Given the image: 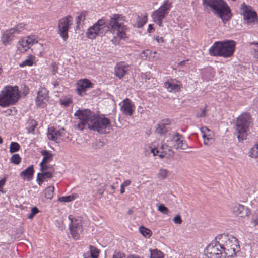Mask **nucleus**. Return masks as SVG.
<instances>
[{
    "label": "nucleus",
    "instance_id": "37",
    "mask_svg": "<svg viewBox=\"0 0 258 258\" xmlns=\"http://www.w3.org/2000/svg\"><path fill=\"white\" fill-rule=\"evenodd\" d=\"M20 149V146L17 142H13L10 145V152L11 153L18 151Z\"/></svg>",
    "mask_w": 258,
    "mask_h": 258
},
{
    "label": "nucleus",
    "instance_id": "16",
    "mask_svg": "<svg viewBox=\"0 0 258 258\" xmlns=\"http://www.w3.org/2000/svg\"><path fill=\"white\" fill-rule=\"evenodd\" d=\"M131 70V66L124 62L117 63L114 68L115 76L119 79H122Z\"/></svg>",
    "mask_w": 258,
    "mask_h": 258
},
{
    "label": "nucleus",
    "instance_id": "36",
    "mask_svg": "<svg viewBox=\"0 0 258 258\" xmlns=\"http://www.w3.org/2000/svg\"><path fill=\"white\" fill-rule=\"evenodd\" d=\"M250 45L253 46L251 51V54L254 58H258V42H251Z\"/></svg>",
    "mask_w": 258,
    "mask_h": 258
},
{
    "label": "nucleus",
    "instance_id": "14",
    "mask_svg": "<svg viewBox=\"0 0 258 258\" xmlns=\"http://www.w3.org/2000/svg\"><path fill=\"white\" fill-rule=\"evenodd\" d=\"M65 135L64 129H58L53 126L48 128L47 136L49 140L59 143V140Z\"/></svg>",
    "mask_w": 258,
    "mask_h": 258
},
{
    "label": "nucleus",
    "instance_id": "23",
    "mask_svg": "<svg viewBox=\"0 0 258 258\" xmlns=\"http://www.w3.org/2000/svg\"><path fill=\"white\" fill-rule=\"evenodd\" d=\"M34 173V170L33 165H31L27 168L26 169L22 171L20 176L24 179L27 180H30L32 179Z\"/></svg>",
    "mask_w": 258,
    "mask_h": 258
},
{
    "label": "nucleus",
    "instance_id": "55",
    "mask_svg": "<svg viewBox=\"0 0 258 258\" xmlns=\"http://www.w3.org/2000/svg\"><path fill=\"white\" fill-rule=\"evenodd\" d=\"M158 152V150L156 148L151 149V153L153 154V156L157 155Z\"/></svg>",
    "mask_w": 258,
    "mask_h": 258
},
{
    "label": "nucleus",
    "instance_id": "32",
    "mask_svg": "<svg viewBox=\"0 0 258 258\" xmlns=\"http://www.w3.org/2000/svg\"><path fill=\"white\" fill-rule=\"evenodd\" d=\"M54 190V187L53 186H51L48 187L45 190V196L48 199L51 200L53 197V192Z\"/></svg>",
    "mask_w": 258,
    "mask_h": 258
},
{
    "label": "nucleus",
    "instance_id": "7",
    "mask_svg": "<svg viewBox=\"0 0 258 258\" xmlns=\"http://www.w3.org/2000/svg\"><path fill=\"white\" fill-rule=\"evenodd\" d=\"M20 94L16 86H7L0 92V106L5 107L15 104L19 99Z\"/></svg>",
    "mask_w": 258,
    "mask_h": 258
},
{
    "label": "nucleus",
    "instance_id": "3",
    "mask_svg": "<svg viewBox=\"0 0 258 258\" xmlns=\"http://www.w3.org/2000/svg\"><path fill=\"white\" fill-rule=\"evenodd\" d=\"M219 247L223 251L224 257L235 255L240 246L237 238L231 235L222 234L216 237Z\"/></svg>",
    "mask_w": 258,
    "mask_h": 258
},
{
    "label": "nucleus",
    "instance_id": "4",
    "mask_svg": "<svg viewBox=\"0 0 258 258\" xmlns=\"http://www.w3.org/2000/svg\"><path fill=\"white\" fill-rule=\"evenodd\" d=\"M203 5L209 7L213 10V13L220 18L226 24L232 17L230 7L223 0H202Z\"/></svg>",
    "mask_w": 258,
    "mask_h": 258
},
{
    "label": "nucleus",
    "instance_id": "40",
    "mask_svg": "<svg viewBox=\"0 0 258 258\" xmlns=\"http://www.w3.org/2000/svg\"><path fill=\"white\" fill-rule=\"evenodd\" d=\"M30 124V125L27 127L28 133H33L37 126V123L34 120H31Z\"/></svg>",
    "mask_w": 258,
    "mask_h": 258
},
{
    "label": "nucleus",
    "instance_id": "50",
    "mask_svg": "<svg viewBox=\"0 0 258 258\" xmlns=\"http://www.w3.org/2000/svg\"><path fill=\"white\" fill-rule=\"evenodd\" d=\"M206 107L201 110V111L200 113H198L196 114V117L198 118L203 117H204L206 115Z\"/></svg>",
    "mask_w": 258,
    "mask_h": 258
},
{
    "label": "nucleus",
    "instance_id": "41",
    "mask_svg": "<svg viewBox=\"0 0 258 258\" xmlns=\"http://www.w3.org/2000/svg\"><path fill=\"white\" fill-rule=\"evenodd\" d=\"M203 138L204 139V143L206 145H211L214 142V139L212 137H209L205 134L203 135Z\"/></svg>",
    "mask_w": 258,
    "mask_h": 258
},
{
    "label": "nucleus",
    "instance_id": "9",
    "mask_svg": "<svg viewBox=\"0 0 258 258\" xmlns=\"http://www.w3.org/2000/svg\"><path fill=\"white\" fill-rule=\"evenodd\" d=\"M68 218L71 221L69 224L70 233L74 239L78 240L83 232L82 220L80 218L74 219L71 215H69Z\"/></svg>",
    "mask_w": 258,
    "mask_h": 258
},
{
    "label": "nucleus",
    "instance_id": "17",
    "mask_svg": "<svg viewBox=\"0 0 258 258\" xmlns=\"http://www.w3.org/2000/svg\"><path fill=\"white\" fill-rule=\"evenodd\" d=\"M92 87V84L89 80L87 79L80 80L77 83L76 91L79 95L84 96L86 95L87 90Z\"/></svg>",
    "mask_w": 258,
    "mask_h": 258
},
{
    "label": "nucleus",
    "instance_id": "21",
    "mask_svg": "<svg viewBox=\"0 0 258 258\" xmlns=\"http://www.w3.org/2000/svg\"><path fill=\"white\" fill-rule=\"evenodd\" d=\"M15 35L14 34V31L10 29L7 30L4 32L1 37V41L2 43L5 46L10 45L11 42L13 40V38Z\"/></svg>",
    "mask_w": 258,
    "mask_h": 258
},
{
    "label": "nucleus",
    "instance_id": "2",
    "mask_svg": "<svg viewBox=\"0 0 258 258\" xmlns=\"http://www.w3.org/2000/svg\"><path fill=\"white\" fill-rule=\"evenodd\" d=\"M120 15H114L108 22L103 18L99 19L87 30L86 36L89 39H95L97 36H102L108 31L115 34L114 38L122 39L125 37V26L118 22Z\"/></svg>",
    "mask_w": 258,
    "mask_h": 258
},
{
    "label": "nucleus",
    "instance_id": "11",
    "mask_svg": "<svg viewBox=\"0 0 258 258\" xmlns=\"http://www.w3.org/2000/svg\"><path fill=\"white\" fill-rule=\"evenodd\" d=\"M170 142L176 149L185 150L188 148L183 136L177 132H173L171 134Z\"/></svg>",
    "mask_w": 258,
    "mask_h": 258
},
{
    "label": "nucleus",
    "instance_id": "39",
    "mask_svg": "<svg viewBox=\"0 0 258 258\" xmlns=\"http://www.w3.org/2000/svg\"><path fill=\"white\" fill-rule=\"evenodd\" d=\"M10 160L11 162L13 164L18 165L21 161V158L19 154H15L12 155Z\"/></svg>",
    "mask_w": 258,
    "mask_h": 258
},
{
    "label": "nucleus",
    "instance_id": "45",
    "mask_svg": "<svg viewBox=\"0 0 258 258\" xmlns=\"http://www.w3.org/2000/svg\"><path fill=\"white\" fill-rule=\"evenodd\" d=\"M168 174V171L165 169H161L160 170L159 172L158 173V176L159 178H161L162 179L165 178Z\"/></svg>",
    "mask_w": 258,
    "mask_h": 258
},
{
    "label": "nucleus",
    "instance_id": "38",
    "mask_svg": "<svg viewBox=\"0 0 258 258\" xmlns=\"http://www.w3.org/2000/svg\"><path fill=\"white\" fill-rule=\"evenodd\" d=\"M139 231L142 233V234L146 237L149 238L151 236V231L144 227H140L139 228Z\"/></svg>",
    "mask_w": 258,
    "mask_h": 258
},
{
    "label": "nucleus",
    "instance_id": "25",
    "mask_svg": "<svg viewBox=\"0 0 258 258\" xmlns=\"http://www.w3.org/2000/svg\"><path fill=\"white\" fill-rule=\"evenodd\" d=\"M168 124L167 123H165L164 121H163L158 124V126L156 129V132L158 134H163L166 133L168 130Z\"/></svg>",
    "mask_w": 258,
    "mask_h": 258
},
{
    "label": "nucleus",
    "instance_id": "51",
    "mask_svg": "<svg viewBox=\"0 0 258 258\" xmlns=\"http://www.w3.org/2000/svg\"><path fill=\"white\" fill-rule=\"evenodd\" d=\"M173 221L176 224H181L182 223V220L180 216L179 215L176 216L173 219Z\"/></svg>",
    "mask_w": 258,
    "mask_h": 258
},
{
    "label": "nucleus",
    "instance_id": "49",
    "mask_svg": "<svg viewBox=\"0 0 258 258\" xmlns=\"http://www.w3.org/2000/svg\"><path fill=\"white\" fill-rule=\"evenodd\" d=\"M150 53V51L149 50H144L142 52V53L141 54V57L142 59H147L148 56L149 55V54Z\"/></svg>",
    "mask_w": 258,
    "mask_h": 258
},
{
    "label": "nucleus",
    "instance_id": "61",
    "mask_svg": "<svg viewBox=\"0 0 258 258\" xmlns=\"http://www.w3.org/2000/svg\"><path fill=\"white\" fill-rule=\"evenodd\" d=\"M186 61H180L179 63H178V66H182L183 65H184V64L185 63Z\"/></svg>",
    "mask_w": 258,
    "mask_h": 258
},
{
    "label": "nucleus",
    "instance_id": "60",
    "mask_svg": "<svg viewBox=\"0 0 258 258\" xmlns=\"http://www.w3.org/2000/svg\"><path fill=\"white\" fill-rule=\"evenodd\" d=\"M124 187L123 186H122V185H121L120 186V193L121 194H123L125 190H124Z\"/></svg>",
    "mask_w": 258,
    "mask_h": 258
},
{
    "label": "nucleus",
    "instance_id": "59",
    "mask_svg": "<svg viewBox=\"0 0 258 258\" xmlns=\"http://www.w3.org/2000/svg\"><path fill=\"white\" fill-rule=\"evenodd\" d=\"M130 255L132 258H142L141 256L137 254H131Z\"/></svg>",
    "mask_w": 258,
    "mask_h": 258
},
{
    "label": "nucleus",
    "instance_id": "10",
    "mask_svg": "<svg viewBox=\"0 0 258 258\" xmlns=\"http://www.w3.org/2000/svg\"><path fill=\"white\" fill-rule=\"evenodd\" d=\"M38 43V38L35 35H30L21 38L17 44L18 50L21 53H25L30 47Z\"/></svg>",
    "mask_w": 258,
    "mask_h": 258
},
{
    "label": "nucleus",
    "instance_id": "18",
    "mask_svg": "<svg viewBox=\"0 0 258 258\" xmlns=\"http://www.w3.org/2000/svg\"><path fill=\"white\" fill-rule=\"evenodd\" d=\"M120 110L126 116H132L135 109V106L131 100L128 98L124 99L121 103Z\"/></svg>",
    "mask_w": 258,
    "mask_h": 258
},
{
    "label": "nucleus",
    "instance_id": "19",
    "mask_svg": "<svg viewBox=\"0 0 258 258\" xmlns=\"http://www.w3.org/2000/svg\"><path fill=\"white\" fill-rule=\"evenodd\" d=\"M48 97L47 90L45 88H41L37 93V97L36 99V105L37 107L43 108L46 105L45 100Z\"/></svg>",
    "mask_w": 258,
    "mask_h": 258
},
{
    "label": "nucleus",
    "instance_id": "64",
    "mask_svg": "<svg viewBox=\"0 0 258 258\" xmlns=\"http://www.w3.org/2000/svg\"><path fill=\"white\" fill-rule=\"evenodd\" d=\"M110 188L112 190H114L115 189V187L113 185H111Z\"/></svg>",
    "mask_w": 258,
    "mask_h": 258
},
{
    "label": "nucleus",
    "instance_id": "54",
    "mask_svg": "<svg viewBox=\"0 0 258 258\" xmlns=\"http://www.w3.org/2000/svg\"><path fill=\"white\" fill-rule=\"evenodd\" d=\"M105 190V186L101 187L97 189V194L101 195H102L104 191Z\"/></svg>",
    "mask_w": 258,
    "mask_h": 258
},
{
    "label": "nucleus",
    "instance_id": "28",
    "mask_svg": "<svg viewBox=\"0 0 258 258\" xmlns=\"http://www.w3.org/2000/svg\"><path fill=\"white\" fill-rule=\"evenodd\" d=\"M35 57L33 55H29L26 59H25L24 61L19 64V66L22 68L25 66H32L33 64V61Z\"/></svg>",
    "mask_w": 258,
    "mask_h": 258
},
{
    "label": "nucleus",
    "instance_id": "57",
    "mask_svg": "<svg viewBox=\"0 0 258 258\" xmlns=\"http://www.w3.org/2000/svg\"><path fill=\"white\" fill-rule=\"evenodd\" d=\"M155 39L158 43H163L164 42L163 38L161 37L157 36Z\"/></svg>",
    "mask_w": 258,
    "mask_h": 258
},
{
    "label": "nucleus",
    "instance_id": "20",
    "mask_svg": "<svg viewBox=\"0 0 258 258\" xmlns=\"http://www.w3.org/2000/svg\"><path fill=\"white\" fill-rule=\"evenodd\" d=\"M232 212L236 216L241 217L248 216L250 214V211L243 205L239 204H234L231 208Z\"/></svg>",
    "mask_w": 258,
    "mask_h": 258
},
{
    "label": "nucleus",
    "instance_id": "30",
    "mask_svg": "<svg viewBox=\"0 0 258 258\" xmlns=\"http://www.w3.org/2000/svg\"><path fill=\"white\" fill-rule=\"evenodd\" d=\"M150 258H162L163 256V253L157 249H150Z\"/></svg>",
    "mask_w": 258,
    "mask_h": 258
},
{
    "label": "nucleus",
    "instance_id": "12",
    "mask_svg": "<svg viewBox=\"0 0 258 258\" xmlns=\"http://www.w3.org/2000/svg\"><path fill=\"white\" fill-rule=\"evenodd\" d=\"M72 20V17L71 16H68L59 21L58 25L59 34L64 41H66L68 38V32L69 27L71 25Z\"/></svg>",
    "mask_w": 258,
    "mask_h": 258
},
{
    "label": "nucleus",
    "instance_id": "35",
    "mask_svg": "<svg viewBox=\"0 0 258 258\" xmlns=\"http://www.w3.org/2000/svg\"><path fill=\"white\" fill-rule=\"evenodd\" d=\"M249 156L252 158H257L258 157V144L253 146L249 152Z\"/></svg>",
    "mask_w": 258,
    "mask_h": 258
},
{
    "label": "nucleus",
    "instance_id": "44",
    "mask_svg": "<svg viewBox=\"0 0 258 258\" xmlns=\"http://www.w3.org/2000/svg\"><path fill=\"white\" fill-rule=\"evenodd\" d=\"M219 255L218 253H211V251H208V250H207V253L205 254L206 258H221Z\"/></svg>",
    "mask_w": 258,
    "mask_h": 258
},
{
    "label": "nucleus",
    "instance_id": "34",
    "mask_svg": "<svg viewBox=\"0 0 258 258\" xmlns=\"http://www.w3.org/2000/svg\"><path fill=\"white\" fill-rule=\"evenodd\" d=\"M147 21V16H144L143 17H140L138 16L137 22V27L141 28L143 27Z\"/></svg>",
    "mask_w": 258,
    "mask_h": 258
},
{
    "label": "nucleus",
    "instance_id": "47",
    "mask_svg": "<svg viewBox=\"0 0 258 258\" xmlns=\"http://www.w3.org/2000/svg\"><path fill=\"white\" fill-rule=\"evenodd\" d=\"M158 210L163 214H167L169 212L168 209L165 207L164 205H160L158 206Z\"/></svg>",
    "mask_w": 258,
    "mask_h": 258
},
{
    "label": "nucleus",
    "instance_id": "26",
    "mask_svg": "<svg viewBox=\"0 0 258 258\" xmlns=\"http://www.w3.org/2000/svg\"><path fill=\"white\" fill-rule=\"evenodd\" d=\"M41 154L43 156L41 162L47 163L52 160L53 154L49 151L43 150L41 151Z\"/></svg>",
    "mask_w": 258,
    "mask_h": 258
},
{
    "label": "nucleus",
    "instance_id": "58",
    "mask_svg": "<svg viewBox=\"0 0 258 258\" xmlns=\"http://www.w3.org/2000/svg\"><path fill=\"white\" fill-rule=\"evenodd\" d=\"M154 30V27L152 24H149L148 25V28L147 31L149 33L152 32V31Z\"/></svg>",
    "mask_w": 258,
    "mask_h": 258
},
{
    "label": "nucleus",
    "instance_id": "46",
    "mask_svg": "<svg viewBox=\"0 0 258 258\" xmlns=\"http://www.w3.org/2000/svg\"><path fill=\"white\" fill-rule=\"evenodd\" d=\"M39 212V210L36 207H34L31 209V212L28 215V218L30 219H32L34 216Z\"/></svg>",
    "mask_w": 258,
    "mask_h": 258
},
{
    "label": "nucleus",
    "instance_id": "13",
    "mask_svg": "<svg viewBox=\"0 0 258 258\" xmlns=\"http://www.w3.org/2000/svg\"><path fill=\"white\" fill-rule=\"evenodd\" d=\"M240 9L242 11L244 20L246 21L247 23L253 22L256 20L257 17L256 13L252 11L251 6L243 3L241 5Z\"/></svg>",
    "mask_w": 258,
    "mask_h": 258
},
{
    "label": "nucleus",
    "instance_id": "5",
    "mask_svg": "<svg viewBox=\"0 0 258 258\" xmlns=\"http://www.w3.org/2000/svg\"><path fill=\"white\" fill-rule=\"evenodd\" d=\"M236 43L233 40L217 41L210 47L209 53L212 56L229 58L235 51Z\"/></svg>",
    "mask_w": 258,
    "mask_h": 258
},
{
    "label": "nucleus",
    "instance_id": "27",
    "mask_svg": "<svg viewBox=\"0 0 258 258\" xmlns=\"http://www.w3.org/2000/svg\"><path fill=\"white\" fill-rule=\"evenodd\" d=\"M77 197L76 194H72L67 196H61L58 198V201L60 202L67 203L75 200Z\"/></svg>",
    "mask_w": 258,
    "mask_h": 258
},
{
    "label": "nucleus",
    "instance_id": "24",
    "mask_svg": "<svg viewBox=\"0 0 258 258\" xmlns=\"http://www.w3.org/2000/svg\"><path fill=\"white\" fill-rule=\"evenodd\" d=\"M100 250L92 245L89 246V250L84 253V258H98Z\"/></svg>",
    "mask_w": 258,
    "mask_h": 258
},
{
    "label": "nucleus",
    "instance_id": "33",
    "mask_svg": "<svg viewBox=\"0 0 258 258\" xmlns=\"http://www.w3.org/2000/svg\"><path fill=\"white\" fill-rule=\"evenodd\" d=\"M25 29V25L23 23H19L15 27L10 29L14 31V34H20L21 32Z\"/></svg>",
    "mask_w": 258,
    "mask_h": 258
},
{
    "label": "nucleus",
    "instance_id": "56",
    "mask_svg": "<svg viewBox=\"0 0 258 258\" xmlns=\"http://www.w3.org/2000/svg\"><path fill=\"white\" fill-rule=\"evenodd\" d=\"M131 181L129 180H126L125 181H124L122 184L121 185L122 186H123L124 187H126L127 186H129L130 184H131Z\"/></svg>",
    "mask_w": 258,
    "mask_h": 258
},
{
    "label": "nucleus",
    "instance_id": "63",
    "mask_svg": "<svg viewBox=\"0 0 258 258\" xmlns=\"http://www.w3.org/2000/svg\"><path fill=\"white\" fill-rule=\"evenodd\" d=\"M133 213V211L131 210V209H130L128 211V214H132Z\"/></svg>",
    "mask_w": 258,
    "mask_h": 258
},
{
    "label": "nucleus",
    "instance_id": "42",
    "mask_svg": "<svg viewBox=\"0 0 258 258\" xmlns=\"http://www.w3.org/2000/svg\"><path fill=\"white\" fill-rule=\"evenodd\" d=\"M60 103L61 105L65 107L69 106L72 102V99L70 98H66L64 99H60Z\"/></svg>",
    "mask_w": 258,
    "mask_h": 258
},
{
    "label": "nucleus",
    "instance_id": "8",
    "mask_svg": "<svg viewBox=\"0 0 258 258\" xmlns=\"http://www.w3.org/2000/svg\"><path fill=\"white\" fill-rule=\"evenodd\" d=\"M171 7V2L168 0L164 1L163 4L159 8L153 12L151 16L154 22L160 27L162 26V21L168 13Z\"/></svg>",
    "mask_w": 258,
    "mask_h": 258
},
{
    "label": "nucleus",
    "instance_id": "15",
    "mask_svg": "<svg viewBox=\"0 0 258 258\" xmlns=\"http://www.w3.org/2000/svg\"><path fill=\"white\" fill-rule=\"evenodd\" d=\"M181 83L175 79L170 78L164 83V87L171 93L179 92L181 88Z\"/></svg>",
    "mask_w": 258,
    "mask_h": 258
},
{
    "label": "nucleus",
    "instance_id": "53",
    "mask_svg": "<svg viewBox=\"0 0 258 258\" xmlns=\"http://www.w3.org/2000/svg\"><path fill=\"white\" fill-rule=\"evenodd\" d=\"M6 182V178H3L0 180V192L4 193L3 187L5 184V183Z\"/></svg>",
    "mask_w": 258,
    "mask_h": 258
},
{
    "label": "nucleus",
    "instance_id": "48",
    "mask_svg": "<svg viewBox=\"0 0 258 258\" xmlns=\"http://www.w3.org/2000/svg\"><path fill=\"white\" fill-rule=\"evenodd\" d=\"M125 254L120 251H115L112 255V258H124Z\"/></svg>",
    "mask_w": 258,
    "mask_h": 258
},
{
    "label": "nucleus",
    "instance_id": "1",
    "mask_svg": "<svg viewBox=\"0 0 258 258\" xmlns=\"http://www.w3.org/2000/svg\"><path fill=\"white\" fill-rule=\"evenodd\" d=\"M74 115L79 120L75 122L76 128L80 131L88 127L99 133L105 134L107 129H110V121L108 118L95 114L89 109H78Z\"/></svg>",
    "mask_w": 258,
    "mask_h": 258
},
{
    "label": "nucleus",
    "instance_id": "29",
    "mask_svg": "<svg viewBox=\"0 0 258 258\" xmlns=\"http://www.w3.org/2000/svg\"><path fill=\"white\" fill-rule=\"evenodd\" d=\"M86 16V12L83 11L78 14V15L76 17V24L77 27L79 28L80 26L83 23L85 19Z\"/></svg>",
    "mask_w": 258,
    "mask_h": 258
},
{
    "label": "nucleus",
    "instance_id": "22",
    "mask_svg": "<svg viewBox=\"0 0 258 258\" xmlns=\"http://www.w3.org/2000/svg\"><path fill=\"white\" fill-rule=\"evenodd\" d=\"M208 251H211L215 253L219 254V256L221 257L224 254L223 251L219 247L218 242L216 240V238L214 240L212 241V242L208 246L207 248Z\"/></svg>",
    "mask_w": 258,
    "mask_h": 258
},
{
    "label": "nucleus",
    "instance_id": "43",
    "mask_svg": "<svg viewBox=\"0 0 258 258\" xmlns=\"http://www.w3.org/2000/svg\"><path fill=\"white\" fill-rule=\"evenodd\" d=\"M40 170L42 172H47L50 170L51 168H53L52 167H50L49 166L46 165V163L40 162Z\"/></svg>",
    "mask_w": 258,
    "mask_h": 258
},
{
    "label": "nucleus",
    "instance_id": "6",
    "mask_svg": "<svg viewBox=\"0 0 258 258\" xmlns=\"http://www.w3.org/2000/svg\"><path fill=\"white\" fill-rule=\"evenodd\" d=\"M251 122V117L249 113L243 112L237 117L234 127V134L237 136L239 142H242L246 139L249 126Z\"/></svg>",
    "mask_w": 258,
    "mask_h": 258
},
{
    "label": "nucleus",
    "instance_id": "52",
    "mask_svg": "<svg viewBox=\"0 0 258 258\" xmlns=\"http://www.w3.org/2000/svg\"><path fill=\"white\" fill-rule=\"evenodd\" d=\"M45 181V180L40 176H38V173L37 175L36 181L39 185H41L42 183Z\"/></svg>",
    "mask_w": 258,
    "mask_h": 258
},
{
    "label": "nucleus",
    "instance_id": "62",
    "mask_svg": "<svg viewBox=\"0 0 258 258\" xmlns=\"http://www.w3.org/2000/svg\"><path fill=\"white\" fill-rule=\"evenodd\" d=\"M12 110L11 109H8L6 112L7 113V114L8 115H10L11 113H12Z\"/></svg>",
    "mask_w": 258,
    "mask_h": 258
},
{
    "label": "nucleus",
    "instance_id": "31",
    "mask_svg": "<svg viewBox=\"0 0 258 258\" xmlns=\"http://www.w3.org/2000/svg\"><path fill=\"white\" fill-rule=\"evenodd\" d=\"M53 172L54 169L53 168H51L50 170L47 172L38 173V176L40 175L44 180H45L46 178L50 179L53 177Z\"/></svg>",
    "mask_w": 258,
    "mask_h": 258
}]
</instances>
